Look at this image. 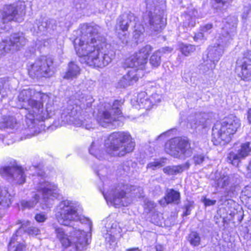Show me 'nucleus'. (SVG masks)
I'll return each instance as SVG.
<instances>
[{"instance_id": "nucleus-1", "label": "nucleus", "mask_w": 251, "mask_h": 251, "mask_svg": "<svg viewBox=\"0 0 251 251\" xmlns=\"http://www.w3.org/2000/svg\"><path fill=\"white\" fill-rule=\"evenodd\" d=\"M101 27L94 24H84L81 27V35L74 41L77 54L90 66L102 68L110 63L114 54L108 49L105 39L100 36Z\"/></svg>"}, {"instance_id": "nucleus-2", "label": "nucleus", "mask_w": 251, "mask_h": 251, "mask_svg": "<svg viewBox=\"0 0 251 251\" xmlns=\"http://www.w3.org/2000/svg\"><path fill=\"white\" fill-rule=\"evenodd\" d=\"M237 21L235 16H229L223 21L221 32L217 37V42L208 49L207 58L211 62L208 67L209 70L215 68L224 53L225 47L232 39L236 33Z\"/></svg>"}, {"instance_id": "nucleus-3", "label": "nucleus", "mask_w": 251, "mask_h": 251, "mask_svg": "<svg viewBox=\"0 0 251 251\" xmlns=\"http://www.w3.org/2000/svg\"><path fill=\"white\" fill-rule=\"evenodd\" d=\"M150 45H146L126 60V64L130 68L127 73L118 82V87H126L136 82L140 77V70L145 68L149 54L152 50Z\"/></svg>"}, {"instance_id": "nucleus-4", "label": "nucleus", "mask_w": 251, "mask_h": 251, "mask_svg": "<svg viewBox=\"0 0 251 251\" xmlns=\"http://www.w3.org/2000/svg\"><path fill=\"white\" fill-rule=\"evenodd\" d=\"M135 142L128 132H114L105 141L106 152L111 156L122 157L132 152Z\"/></svg>"}, {"instance_id": "nucleus-5", "label": "nucleus", "mask_w": 251, "mask_h": 251, "mask_svg": "<svg viewBox=\"0 0 251 251\" xmlns=\"http://www.w3.org/2000/svg\"><path fill=\"white\" fill-rule=\"evenodd\" d=\"M240 125V120L233 115L225 118L220 123L217 122L212 128L214 144L217 145L229 143Z\"/></svg>"}, {"instance_id": "nucleus-6", "label": "nucleus", "mask_w": 251, "mask_h": 251, "mask_svg": "<svg viewBox=\"0 0 251 251\" xmlns=\"http://www.w3.org/2000/svg\"><path fill=\"white\" fill-rule=\"evenodd\" d=\"M146 12L144 21H148L150 29L153 32H160L164 27L162 15L164 8V0H146Z\"/></svg>"}, {"instance_id": "nucleus-7", "label": "nucleus", "mask_w": 251, "mask_h": 251, "mask_svg": "<svg viewBox=\"0 0 251 251\" xmlns=\"http://www.w3.org/2000/svg\"><path fill=\"white\" fill-rule=\"evenodd\" d=\"M53 227L57 239L65 248L74 245L78 251H82L88 244L85 232L83 230L74 229L68 235L63 228L58 226Z\"/></svg>"}, {"instance_id": "nucleus-8", "label": "nucleus", "mask_w": 251, "mask_h": 251, "mask_svg": "<svg viewBox=\"0 0 251 251\" xmlns=\"http://www.w3.org/2000/svg\"><path fill=\"white\" fill-rule=\"evenodd\" d=\"M36 189L37 192L34 194L32 199L34 200L23 201L21 205L24 208H33L40 201L46 202L49 196L56 198L58 194L57 186L53 183L46 181L43 178L39 179Z\"/></svg>"}, {"instance_id": "nucleus-9", "label": "nucleus", "mask_w": 251, "mask_h": 251, "mask_svg": "<svg viewBox=\"0 0 251 251\" xmlns=\"http://www.w3.org/2000/svg\"><path fill=\"white\" fill-rule=\"evenodd\" d=\"M79 204L72 201L65 200L59 203L57 207L56 217L58 223L68 226L72 221H77L80 216L78 212Z\"/></svg>"}, {"instance_id": "nucleus-10", "label": "nucleus", "mask_w": 251, "mask_h": 251, "mask_svg": "<svg viewBox=\"0 0 251 251\" xmlns=\"http://www.w3.org/2000/svg\"><path fill=\"white\" fill-rule=\"evenodd\" d=\"M166 152L174 157L184 159L193 153V148L189 141L184 138L176 137L168 141L165 145Z\"/></svg>"}, {"instance_id": "nucleus-11", "label": "nucleus", "mask_w": 251, "mask_h": 251, "mask_svg": "<svg viewBox=\"0 0 251 251\" xmlns=\"http://www.w3.org/2000/svg\"><path fill=\"white\" fill-rule=\"evenodd\" d=\"M53 60L51 57L43 56L28 65V71L32 78L49 77L52 74Z\"/></svg>"}, {"instance_id": "nucleus-12", "label": "nucleus", "mask_w": 251, "mask_h": 251, "mask_svg": "<svg viewBox=\"0 0 251 251\" xmlns=\"http://www.w3.org/2000/svg\"><path fill=\"white\" fill-rule=\"evenodd\" d=\"M45 98V99H46ZM34 99L29 101V103L25 105L24 108L27 109L28 113L26 119L32 123L35 120L44 121L49 117V113L48 108L44 110L43 108V100H37Z\"/></svg>"}, {"instance_id": "nucleus-13", "label": "nucleus", "mask_w": 251, "mask_h": 251, "mask_svg": "<svg viewBox=\"0 0 251 251\" xmlns=\"http://www.w3.org/2000/svg\"><path fill=\"white\" fill-rule=\"evenodd\" d=\"M128 186L127 185L119 184L114 191L108 192L107 193L102 192L103 196L107 201L116 206H127L131 202V199L126 196L128 192Z\"/></svg>"}, {"instance_id": "nucleus-14", "label": "nucleus", "mask_w": 251, "mask_h": 251, "mask_svg": "<svg viewBox=\"0 0 251 251\" xmlns=\"http://www.w3.org/2000/svg\"><path fill=\"white\" fill-rule=\"evenodd\" d=\"M25 3L23 1L5 5L1 11L2 22L6 23L12 21H18L19 17L25 14Z\"/></svg>"}, {"instance_id": "nucleus-15", "label": "nucleus", "mask_w": 251, "mask_h": 251, "mask_svg": "<svg viewBox=\"0 0 251 251\" xmlns=\"http://www.w3.org/2000/svg\"><path fill=\"white\" fill-rule=\"evenodd\" d=\"M122 104L121 101L116 100L112 106L109 104V109H106L102 113H100L97 118V122L100 125L106 127L116 121L118 116L121 114L120 108ZM105 107L108 108V106L106 105Z\"/></svg>"}, {"instance_id": "nucleus-16", "label": "nucleus", "mask_w": 251, "mask_h": 251, "mask_svg": "<svg viewBox=\"0 0 251 251\" xmlns=\"http://www.w3.org/2000/svg\"><path fill=\"white\" fill-rule=\"evenodd\" d=\"M251 152L249 142L242 144L235 151H230L227 156V161L235 166L238 165L241 160L249 156Z\"/></svg>"}, {"instance_id": "nucleus-17", "label": "nucleus", "mask_w": 251, "mask_h": 251, "mask_svg": "<svg viewBox=\"0 0 251 251\" xmlns=\"http://www.w3.org/2000/svg\"><path fill=\"white\" fill-rule=\"evenodd\" d=\"M237 64L236 71L238 75L244 80H251V50Z\"/></svg>"}, {"instance_id": "nucleus-18", "label": "nucleus", "mask_w": 251, "mask_h": 251, "mask_svg": "<svg viewBox=\"0 0 251 251\" xmlns=\"http://www.w3.org/2000/svg\"><path fill=\"white\" fill-rule=\"evenodd\" d=\"M0 174L9 177L19 184H23L25 180L23 169L17 166L1 167L0 168Z\"/></svg>"}, {"instance_id": "nucleus-19", "label": "nucleus", "mask_w": 251, "mask_h": 251, "mask_svg": "<svg viewBox=\"0 0 251 251\" xmlns=\"http://www.w3.org/2000/svg\"><path fill=\"white\" fill-rule=\"evenodd\" d=\"M160 100L161 96L156 93L149 98L145 92H141L137 96L136 102L140 108L150 110L153 105L159 103Z\"/></svg>"}, {"instance_id": "nucleus-20", "label": "nucleus", "mask_w": 251, "mask_h": 251, "mask_svg": "<svg viewBox=\"0 0 251 251\" xmlns=\"http://www.w3.org/2000/svg\"><path fill=\"white\" fill-rule=\"evenodd\" d=\"M48 96L40 92H35L34 90L27 89L22 90L19 94L18 100L20 102H23L22 106L25 107L26 104L29 103V101L34 99H43L47 98Z\"/></svg>"}, {"instance_id": "nucleus-21", "label": "nucleus", "mask_w": 251, "mask_h": 251, "mask_svg": "<svg viewBox=\"0 0 251 251\" xmlns=\"http://www.w3.org/2000/svg\"><path fill=\"white\" fill-rule=\"evenodd\" d=\"M7 40L11 50L16 51L20 50L27 42V40L22 32L13 33Z\"/></svg>"}, {"instance_id": "nucleus-22", "label": "nucleus", "mask_w": 251, "mask_h": 251, "mask_svg": "<svg viewBox=\"0 0 251 251\" xmlns=\"http://www.w3.org/2000/svg\"><path fill=\"white\" fill-rule=\"evenodd\" d=\"M19 230H17L13 235L8 244L9 251H25V246L21 242L22 238L19 234Z\"/></svg>"}, {"instance_id": "nucleus-23", "label": "nucleus", "mask_w": 251, "mask_h": 251, "mask_svg": "<svg viewBox=\"0 0 251 251\" xmlns=\"http://www.w3.org/2000/svg\"><path fill=\"white\" fill-rule=\"evenodd\" d=\"M197 11L195 9L188 10V12L182 15L183 27L188 30L194 27L196 24V19L198 18Z\"/></svg>"}, {"instance_id": "nucleus-24", "label": "nucleus", "mask_w": 251, "mask_h": 251, "mask_svg": "<svg viewBox=\"0 0 251 251\" xmlns=\"http://www.w3.org/2000/svg\"><path fill=\"white\" fill-rule=\"evenodd\" d=\"M180 193L177 191L173 189H168L167 191L166 194L164 197V200L160 201L161 204L174 203L175 204H178L180 202Z\"/></svg>"}, {"instance_id": "nucleus-25", "label": "nucleus", "mask_w": 251, "mask_h": 251, "mask_svg": "<svg viewBox=\"0 0 251 251\" xmlns=\"http://www.w3.org/2000/svg\"><path fill=\"white\" fill-rule=\"evenodd\" d=\"M136 17L133 13L124 14L118 19V25L123 31H126L131 22H135Z\"/></svg>"}, {"instance_id": "nucleus-26", "label": "nucleus", "mask_w": 251, "mask_h": 251, "mask_svg": "<svg viewBox=\"0 0 251 251\" xmlns=\"http://www.w3.org/2000/svg\"><path fill=\"white\" fill-rule=\"evenodd\" d=\"M189 167L190 164L188 162H186L182 165L167 166L163 168V172L168 175H175L182 173L186 169H188Z\"/></svg>"}, {"instance_id": "nucleus-27", "label": "nucleus", "mask_w": 251, "mask_h": 251, "mask_svg": "<svg viewBox=\"0 0 251 251\" xmlns=\"http://www.w3.org/2000/svg\"><path fill=\"white\" fill-rule=\"evenodd\" d=\"M80 72L79 67L74 62H70L68 65V68L64 76L66 79H73L76 77Z\"/></svg>"}, {"instance_id": "nucleus-28", "label": "nucleus", "mask_w": 251, "mask_h": 251, "mask_svg": "<svg viewBox=\"0 0 251 251\" xmlns=\"http://www.w3.org/2000/svg\"><path fill=\"white\" fill-rule=\"evenodd\" d=\"M215 185L216 187L223 188L229 183V177L224 174L216 172L215 177Z\"/></svg>"}, {"instance_id": "nucleus-29", "label": "nucleus", "mask_w": 251, "mask_h": 251, "mask_svg": "<svg viewBox=\"0 0 251 251\" xmlns=\"http://www.w3.org/2000/svg\"><path fill=\"white\" fill-rule=\"evenodd\" d=\"M12 196L6 188L0 189V205L7 208L11 204Z\"/></svg>"}, {"instance_id": "nucleus-30", "label": "nucleus", "mask_w": 251, "mask_h": 251, "mask_svg": "<svg viewBox=\"0 0 251 251\" xmlns=\"http://www.w3.org/2000/svg\"><path fill=\"white\" fill-rule=\"evenodd\" d=\"M54 24V21L52 19L36 21L37 32H44L49 28H53L52 24Z\"/></svg>"}, {"instance_id": "nucleus-31", "label": "nucleus", "mask_w": 251, "mask_h": 251, "mask_svg": "<svg viewBox=\"0 0 251 251\" xmlns=\"http://www.w3.org/2000/svg\"><path fill=\"white\" fill-rule=\"evenodd\" d=\"M100 144L98 141L92 142L89 149L90 153L99 159H100L103 157V153L100 149Z\"/></svg>"}, {"instance_id": "nucleus-32", "label": "nucleus", "mask_w": 251, "mask_h": 251, "mask_svg": "<svg viewBox=\"0 0 251 251\" xmlns=\"http://www.w3.org/2000/svg\"><path fill=\"white\" fill-rule=\"evenodd\" d=\"M29 225V222L27 221L25 222H23L22 223V225L21 226L19 230H20L21 228H23L25 230L26 232H27V233L29 235H37L40 234V230L35 226H30L27 229H25L26 227L28 226Z\"/></svg>"}, {"instance_id": "nucleus-33", "label": "nucleus", "mask_w": 251, "mask_h": 251, "mask_svg": "<svg viewBox=\"0 0 251 251\" xmlns=\"http://www.w3.org/2000/svg\"><path fill=\"white\" fill-rule=\"evenodd\" d=\"M206 122V119L204 116L199 115L196 119L191 121L190 124L191 127L193 128H197L200 126L203 128L205 126Z\"/></svg>"}, {"instance_id": "nucleus-34", "label": "nucleus", "mask_w": 251, "mask_h": 251, "mask_svg": "<svg viewBox=\"0 0 251 251\" xmlns=\"http://www.w3.org/2000/svg\"><path fill=\"white\" fill-rule=\"evenodd\" d=\"M188 240L192 246L197 247L201 244V238L198 233L192 231L189 234Z\"/></svg>"}, {"instance_id": "nucleus-35", "label": "nucleus", "mask_w": 251, "mask_h": 251, "mask_svg": "<svg viewBox=\"0 0 251 251\" xmlns=\"http://www.w3.org/2000/svg\"><path fill=\"white\" fill-rule=\"evenodd\" d=\"M161 54L158 50L155 51L150 58V64L154 68H157L161 63Z\"/></svg>"}, {"instance_id": "nucleus-36", "label": "nucleus", "mask_w": 251, "mask_h": 251, "mask_svg": "<svg viewBox=\"0 0 251 251\" xmlns=\"http://www.w3.org/2000/svg\"><path fill=\"white\" fill-rule=\"evenodd\" d=\"M213 28V25L212 24H207L203 26H201V32L199 33L194 37V40H196L199 38H203L205 35H207L211 33V30Z\"/></svg>"}, {"instance_id": "nucleus-37", "label": "nucleus", "mask_w": 251, "mask_h": 251, "mask_svg": "<svg viewBox=\"0 0 251 251\" xmlns=\"http://www.w3.org/2000/svg\"><path fill=\"white\" fill-rule=\"evenodd\" d=\"M180 51L185 56H188L196 50L195 46L191 45L182 44L180 47Z\"/></svg>"}, {"instance_id": "nucleus-38", "label": "nucleus", "mask_w": 251, "mask_h": 251, "mask_svg": "<svg viewBox=\"0 0 251 251\" xmlns=\"http://www.w3.org/2000/svg\"><path fill=\"white\" fill-rule=\"evenodd\" d=\"M75 125L77 126H83L87 129L90 130L95 128V124H93L90 120H86L85 122L76 120Z\"/></svg>"}, {"instance_id": "nucleus-39", "label": "nucleus", "mask_w": 251, "mask_h": 251, "mask_svg": "<svg viewBox=\"0 0 251 251\" xmlns=\"http://www.w3.org/2000/svg\"><path fill=\"white\" fill-rule=\"evenodd\" d=\"M156 206L155 203L152 201L145 199L144 200V208L146 212L151 211Z\"/></svg>"}, {"instance_id": "nucleus-40", "label": "nucleus", "mask_w": 251, "mask_h": 251, "mask_svg": "<svg viewBox=\"0 0 251 251\" xmlns=\"http://www.w3.org/2000/svg\"><path fill=\"white\" fill-rule=\"evenodd\" d=\"M11 50L7 39L2 41L0 43V54H2Z\"/></svg>"}, {"instance_id": "nucleus-41", "label": "nucleus", "mask_w": 251, "mask_h": 251, "mask_svg": "<svg viewBox=\"0 0 251 251\" xmlns=\"http://www.w3.org/2000/svg\"><path fill=\"white\" fill-rule=\"evenodd\" d=\"M7 80L5 78H0V95L4 97L6 95V90L7 85Z\"/></svg>"}, {"instance_id": "nucleus-42", "label": "nucleus", "mask_w": 251, "mask_h": 251, "mask_svg": "<svg viewBox=\"0 0 251 251\" xmlns=\"http://www.w3.org/2000/svg\"><path fill=\"white\" fill-rule=\"evenodd\" d=\"M232 0H215L213 6L216 9H221L227 6V3H229Z\"/></svg>"}, {"instance_id": "nucleus-43", "label": "nucleus", "mask_w": 251, "mask_h": 251, "mask_svg": "<svg viewBox=\"0 0 251 251\" xmlns=\"http://www.w3.org/2000/svg\"><path fill=\"white\" fill-rule=\"evenodd\" d=\"M144 32V28L143 25H138L137 24L135 25V30L134 31L133 36L135 38L137 39Z\"/></svg>"}, {"instance_id": "nucleus-44", "label": "nucleus", "mask_w": 251, "mask_h": 251, "mask_svg": "<svg viewBox=\"0 0 251 251\" xmlns=\"http://www.w3.org/2000/svg\"><path fill=\"white\" fill-rule=\"evenodd\" d=\"M121 229L118 226V224L117 222L115 221L113 223H112L110 229V233L111 234H113V236L117 235V234L120 232Z\"/></svg>"}, {"instance_id": "nucleus-45", "label": "nucleus", "mask_w": 251, "mask_h": 251, "mask_svg": "<svg viewBox=\"0 0 251 251\" xmlns=\"http://www.w3.org/2000/svg\"><path fill=\"white\" fill-rule=\"evenodd\" d=\"M80 101L82 102V105L81 106L82 107L85 108V107H89L90 103L92 102V98L90 96H87V97L85 98L83 97L81 98Z\"/></svg>"}, {"instance_id": "nucleus-46", "label": "nucleus", "mask_w": 251, "mask_h": 251, "mask_svg": "<svg viewBox=\"0 0 251 251\" xmlns=\"http://www.w3.org/2000/svg\"><path fill=\"white\" fill-rule=\"evenodd\" d=\"M17 124L16 120L14 117H9L6 121V125L10 128H14Z\"/></svg>"}, {"instance_id": "nucleus-47", "label": "nucleus", "mask_w": 251, "mask_h": 251, "mask_svg": "<svg viewBox=\"0 0 251 251\" xmlns=\"http://www.w3.org/2000/svg\"><path fill=\"white\" fill-rule=\"evenodd\" d=\"M107 172L108 169L106 167L102 166L101 168L98 171L97 173L98 176L101 178V177L106 176L107 174Z\"/></svg>"}, {"instance_id": "nucleus-48", "label": "nucleus", "mask_w": 251, "mask_h": 251, "mask_svg": "<svg viewBox=\"0 0 251 251\" xmlns=\"http://www.w3.org/2000/svg\"><path fill=\"white\" fill-rule=\"evenodd\" d=\"M35 219L38 222H44L47 219V217L45 214L40 213L36 215Z\"/></svg>"}, {"instance_id": "nucleus-49", "label": "nucleus", "mask_w": 251, "mask_h": 251, "mask_svg": "<svg viewBox=\"0 0 251 251\" xmlns=\"http://www.w3.org/2000/svg\"><path fill=\"white\" fill-rule=\"evenodd\" d=\"M193 159L196 164H201L204 160V156L201 155H195Z\"/></svg>"}, {"instance_id": "nucleus-50", "label": "nucleus", "mask_w": 251, "mask_h": 251, "mask_svg": "<svg viewBox=\"0 0 251 251\" xmlns=\"http://www.w3.org/2000/svg\"><path fill=\"white\" fill-rule=\"evenodd\" d=\"M203 202L206 206L213 205L216 203L215 200H211L204 198L202 201Z\"/></svg>"}, {"instance_id": "nucleus-51", "label": "nucleus", "mask_w": 251, "mask_h": 251, "mask_svg": "<svg viewBox=\"0 0 251 251\" xmlns=\"http://www.w3.org/2000/svg\"><path fill=\"white\" fill-rule=\"evenodd\" d=\"M250 12V7L249 6H246L244 8L243 12L242 15V18L246 19Z\"/></svg>"}, {"instance_id": "nucleus-52", "label": "nucleus", "mask_w": 251, "mask_h": 251, "mask_svg": "<svg viewBox=\"0 0 251 251\" xmlns=\"http://www.w3.org/2000/svg\"><path fill=\"white\" fill-rule=\"evenodd\" d=\"M173 49L169 47H164L158 50H157L158 51L160 52V53L162 55L163 54L166 53H170L172 51Z\"/></svg>"}, {"instance_id": "nucleus-53", "label": "nucleus", "mask_w": 251, "mask_h": 251, "mask_svg": "<svg viewBox=\"0 0 251 251\" xmlns=\"http://www.w3.org/2000/svg\"><path fill=\"white\" fill-rule=\"evenodd\" d=\"M160 163L158 162H151L148 165L147 168H151L152 170H155L157 167L160 166Z\"/></svg>"}, {"instance_id": "nucleus-54", "label": "nucleus", "mask_w": 251, "mask_h": 251, "mask_svg": "<svg viewBox=\"0 0 251 251\" xmlns=\"http://www.w3.org/2000/svg\"><path fill=\"white\" fill-rule=\"evenodd\" d=\"M191 205L190 204H187L185 205V211L183 213V216H187L190 214L191 212Z\"/></svg>"}, {"instance_id": "nucleus-55", "label": "nucleus", "mask_w": 251, "mask_h": 251, "mask_svg": "<svg viewBox=\"0 0 251 251\" xmlns=\"http://www.w3.org/2000/svg\"><path fill=\"white\" fill-rule=\"evenodd\" d=\"M155 250H156V251H163V248L162 246L161 245H156Z\"/></svg>"}, {"instance_id": "nucleus-56", "label": "nucleus", "mask_w": 251, "mask_h": 251, "mask_svg": "<svg viewBox=\"0 0 251 251\" xmlns=\"http://www.w3.org/2000/svg\"><path fill=\"white\" fill-rule=\"evenodd\" d=\"M248 118L250 123H251V108L249 109L248 112Z\"/></svg>"}, {"instance_id": "nucleus-57", "label": "nucleus", "mask_w": 251, "mask_h": 251, "mask_svg": "<svg viewBox=\"0 0 251 251\" xmlns=\"http://www.w3.org/2000/svg\"><path fill=\"white\" fill-rule=\"evenodd\" d=\"M43 175L42 174V173L41 174H39V176L38 177H39V176H42Z\"/></svg>"}]
</instances>
